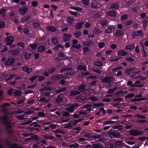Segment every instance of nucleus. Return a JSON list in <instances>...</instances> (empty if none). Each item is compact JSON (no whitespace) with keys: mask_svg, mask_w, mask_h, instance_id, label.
<instances>
[{"mask_svg":"<svg viewBox=\"0 0 148 148\" xmlns=\"http://www.w3.org/2000/svg\"><path fill=\"white\" fill-rule=\"evenodd\" d=\"M83 24L84 22H83L77 23L75 26V27L77 29H81L82 28Z\"/></svg>","mask_w":148,"mask_h":148,"instance_id":"nucleus-20","label":"nucleus"},{"mask_svg":"<svg viewBox=\"0 0 148 148\" xmlns=\"http://www.w3.org/2000/svg\"><path fill=\"white\" fill-rule=\"evenodd\" d=\"M92 106V105L91 104H86L85 105H84L83 106H82V107L81 108L82 109L83 108H86V109L87 108H89L91 106Z\"/></svg>","mask_w":148,"mask_h":148,"instance_id":"nucleus-60","label":"nucleus"},{"mask_svg":"<svg viewBox=\"0 0 148 148\" xmlns=\"http://www.w3.org/2000/svg\"><path fill=\"white\" fill-rule=\"evenodd\" d=\"M135 46L134 44L127 45L125 46V49L126 50H131L134 48Z\"/></svg>","mask_w":148,"mask_h":148,"instance_id":"nucleus-19","label":"nucleus"},{"mask_svg":"<svg viewBox=\"0 0 148 148\" xmlns=\"http://www.w3.org/2000/svg\"><path fill=\"white\" fill-rule=\"evenodd\" d=\"M29 18V16H25L22 18L21 19V21L23 23L25 22L28 20Z\"/></svg>","mask_w":148,"mask_h":148,"instance_id":"nucleus-37","label":"nucleus"},{"mask_svg":"<svg viewBox=\"0 0 148 148\" xmlns=\"http://www.w3.org/2000/svg\"><path fill=\"white\" fill-rule=\"evenodd\" d=\"M63 118L60 120L59 122V123H66L70 121V114L69 113L67 112H64L63 113Z\"/></svg>","mask_w":148,"mask_h":148,"instance_id":"nucleus-1","label":"nucleus"},{"mask_svg":"<svg viewBox=\"0 0 148 148\" xmlns=\"http://www.w3.org/2000/svg\"><path fill=\"white\" fill-rule=\"evenodd\" d=\"M82 134L84 137L87 138L90 137L91 135L90 133H88L85 132H83L82 133Z\"/></svg>","mask_w":148,"mask_h":148,"instance_id":"nucleus-43","label":"nucleus"},{"mask_svg":"<svg viewBox=\"0 0 148 148\" xmlns=\"http://www.w3.org/2000/svg\"><path fill=\"white\" fill-rule=\"evenodd\" d=\"M119 7V5H118L117 3H114L111 5L110 7L109 8V9H111L112 8H114L117 9Z\"/></svg>","mask_w":148,"mask_h":148,"instance_id":"nucleus-34","label":"nucleus"},{"mask_svg":"<svg viewBox=\"0 0 148 148\" xmlns=\"http://www.w3.org/2000/svg\"><path fill=\"white\" fill-rule=\"evenodd\" d=\"M77 69H78L81 70L86 71V66L82 65L78 66Z\"/></svg>","mask_w":148,"mask_h":148,"instance_id":"nucleus-40","label":"nucleus"},{"mask_svg":"<svg viewBox=\"0 0 148 148\" xmlns=\"http://www.w3.org/2000/svg\"><path fill=\"white\" fill-rule=\"evenodd\" d=\"M67 21L69 24L70 25H71L74 21V19L69 17L67 18Z\"/></svg>","mask_w":148,"mask_h":148,"instance_id":"nucleus-38","label":"nucleus"},{"mask_svg":"<svg viewBox=\"0 0 148 148\" xmlns=\"http://www.w3.org/2000/svg\"><path fill=\"white\" fill-rule=\"evenodd\" d=\"M128 17V15H124L122 16H121V18L122 20H125L127 19Z\"/></svg>","mask_w":148,"mask_h":148,"instance_id":"nucleus-59","label":"nucleus"},{"mask_svg":"<svg viewBox=\"0 0 148 148\" xmlns=\"http://www.w3.org/2000/svg\"><path fill=\"white\" fill-rule=\"evenodd\" d=\"M79 115H82V117L85 118L88 117L89 116V114H87V113L85 112H80Z\"/></svg>","mask_w":148,"mask_h":148,"instance_id":"nucleus-25","label":"nucleus"},{"mask_svg":"<svg viewBox=\"0 0 148 148\" xmlns=\"http://www.w3.org/2000/svg\"><path fill=\"white\" fill-rule=\"evenodd\" d=\"M71 8L73 10H75L78 11H81L82 10V9L79 7H72Z\"/></svg>","mask_w":148,"mask_h":148,"instance_id":"nucleus-50","label":"nucleus"},{"mask_svg":"<svg viewBox=\"0 0 148 148\" xmlns=\"http://www.w3.org/2000/svg\"><path fill=\"white\" fill-rule=\"evenodd\" d=\"M132 38H135L138 36H143V34L142 31L140 30L133 32L132 34Z\"/></svg>","mask_w":148,"mask_h":148,"instance_id":"nucleus-3","label":"nucleus"},{"mask_svg":"<svg viewBox=\"0 0 148 148\" xmlns=\"http://www.w3.org/2000/svg\"><path fill=\"white\" fill-rule=\"evenodd\" d=\"M33 25L35 27L36 29L39 28L40 27V24L38 23L34 22L33 23Z\"/></svg>","mask_w":148,"mask_h":148,"instance_id":"nucleus-58","label":"nucleus"},{"mask_svg":"<svg viewBox=\"0 0 148 148\" xmlns=\"http://www.w3.org/2000/svg\"><path fill=\"white\" fill-rule=\"evenodd\" d=\"M63 145L65 146H67L69 148H78L80 146L78 144H74L70 145H68V144L63 143Z\"/></svg>","mask_w":148,"mask_h":148,"instance_id":"nucleus-9","label":"nucleus"},{"mask_svg":"<svg viewBox=\"0 0 148 148\" xmlns=\"http://www.w3.org/2000/svg\"><path fill=\"white\" fill-rule=\"evenodd\" d=\"M51 41L55 45L57 44L58 43V39L55 38H53Z\"/></svg>","mask_w":148,"mask_h":148,"instance_id":"nucleus-45","label":"nucleus"},{"mask_svg":"<svg viewBox=\"0 0 148 148\" xmlns=\"http://www.w3.org/2000/svg\"><path fill=\"white\" fill-rule=\"evenodd\" d=\"M114 80V78L112 77L104 78L102 80V82L109 83L112 82Z\"/></svg>","mask_w":148,"mask_h":148,"instance_id":"nucleus-8","label":"nucleus"},{"mask_svg":"<svg viewBox=\"0 0 148 148\" xmlns=\"http://www.w3.org/2000/svg\"><path fill=\"white\" fill-rule=\"evenodd\" d=\"M103 105V103H95L93 104V106L95 107L102 106Z\"/></svg>","mask_w":148,"mask_h":148,"instance_id":"nucleus-61","label":"nucleus"},{"mask_svg":"<svg viewBox=\"0 0 148 148\" xmlns=\"http://www.w3.org/2000/svg\"><path fill=\"white\" fill-rule=\"evenodd\" d=\"M39 101L40 102H48L49 101V100L48 99H46L45 98H40L39 99Z\"/></svg>","mask_w":148,"mask_h":148,"instance_id":"nucleus-54","label":"nucleus"},{"mask_svg":"<svg viewBox=\"0 0 148 148\" xmlns=\"http://www.w3.org/2000/svg\"><path fill=\"white\" fill-rule=\"evenodd\" d=\"M126 93V92L124 90L120 91L117 92L115 94V95L117 96L121 97L124 95Z\"/></svg>","mask_w":148,"mask_h":148,"instance_id":"nucleus-17","label":"nucleus"},{"mask_svg":"<svg viewBox=\"0 0 148 148\" xmlns=\"http://www.w3.org/2000/svg\"><path fill=\"white\" fill-rule=\"evenodd\" d=\"M98 45L99 48H102L105 46V44L103 42H100L98 43Z\"/></svg>","mask_w":148,"mask_h":148,"instance_id":"nucleus-47","label":"nucleus"},{"mask_svg":"<svg viewBox=\"0 0 148 148\" xmlns=\"http://www.w3.org/2000/svg\"><path fill=\"white\" fill-rule=\"evenodd\" d=\"M37 47V45L36 44H31L29 46L28 48L31 49H35Z\"/></svg>","mask_w":148,"mask_h":148,"instance_id":"nucleus-32","label":"nucleus"},{"mask_svg":"<svg viewBox=\"0 0 148 148\" xmlns=\"http://www.w3.org/2000/svg\"><path fill=\"white\" fill-rule=\"evenodd\" d=\"M23 71L27 73H30L32 71V69L27 66H23L22 68Z\"/></svg>","mask_w":148,"mask_h":148,"instance_id":"nucleus-10","label":"nucleus"},{"mask_svg":"<svg viewBox=\"0 0 148 148\" xmlns=\"http://www.w3.org/2000/svg\"><path fill=\"white\" fill-rule=\"evenodd\" d=\"M101 16L99 13H96L94 16V17L95 19H97L100 16Z\"/></svg>","mask_w":148,"mask_h":148,"instance_id":"nucleus-63","label":"nucleus"},{"mask_svg":"<svg viewBox=\"0 0 148 148\" xmlns=\"http://www.w3.org/2000/svg\"><path fill=\"white\" fill-rule=\"evenodd\" d=\"M34 103V100L31 99H28L27 100V104L28 106L32 105Z\"/></svg>","mask_w":148,"mask_h":148,"instance_id":"nucleus-30","label":"nucleus"},{"mask_svg":"<svg viewBox=\"0 0 148 148\" xmlns=\"http://www.w3.org/2000/svg\"><path fill=\"white\" fill-rule=\"evenodd\" d=\"M91 6L93 8H97L100 7V5L99 3H93L91 4Z\"/></svg>","mask_w":148,"mask_h":148,"instance_id":"nucleus-27","label":"nucleus"},{"mask_svg":"<svg viewBox=\"0 0 148 148\" xmlns=\"http://www.w3.org/2000/svg\"><path fill=\"white\" fill-rule=\"evenodd\" d=\"M148 18H146L143 22V28L145 29L147 26V24L148 22Z\"/></svg>","mask_w":148,"mask_h":148,"instance_id":"nucleus-28","label":"nucleus"},{"mask_svg":"<svg viewBox=\"0 0 148 148\" xmlns=\"http://www.w3.org/2000/svg\"><path fill=\"white\" fill-rule=\"evenodd\" d=\"M43 145L41 143H37L36 144L32 145L33 148H40L42 147Z\"/></svg>","mask_w":148,"mask_h":148,"instance_id":"nucleus-22","label":"nucleus"},{"mask_svg":"<svg viewBox=\"0 0 148 148\" xmlns=\"http://www.w3.org/2000/svg\"><path fill=\"white\" fill-rule=\"evenodd\" d=\"M83 119H80L79 120H74L73 121L69 122L70 123L71 126L72 127V126H74L77 124L78 123L80 122Z\"/></svg>","mask_w":148,"mask_h":148,"instance_id":"nucleus-13","label":"nucleus"},{"mask_svg":"<svg viewBox=\"0 0 148 148\" xmlns=\"http://www.w3.org/2000/svg\"><path fill=\"white\" fill-rule=\"evenodd\" d=\"M22 93L20 91H16L14 92V95L16 97H17L21 95Z\"/></svg>","mask_w":148,"mask_h":148,"instance_id":"nucleus-36","label":"nucleus"},{"mask_svg":"<svg viewBox=\"0 0 148 148\" xmlns=\"http://www.w3.org/2000/svg\"><path fill=\"white\" fill-rule=\"evenodd\" d=\"M130 134L134 136H137L140 135L142 132L134 130H132L129 131Z\"/></svg>","mask_w":148,"mask_h":148,"instance_id":"nucleus-4","label":"nucleus"},{"mask_svg":"<svg viewBox=\"0 0 148 148\" xmlns=\"http://www.w3.org/2000/svg\"><path fill=\"white\" fill-rule=\"evenodd\" d=\"M14 40V38L12 36L8 37L5 39V41L7 42V45H10L13 42Z\"/></svg>","mask_w":148,"mask_h":148,"instance_id":"nucleus-6","label":"nucleus"},{"mask_svg":"<svg viewBox=\"0 0 148 148\" xmlns=\"http://www.w3.org/2000/svg\"><path fill=\"white\" fill-rule=\"evenodd\" d=\"M118 87H115L114 88H111L108 90V93L110 94H111L114 92L117 89Z\"/></svg>","mask_w":148,"mask_h":148,"instance_id":"nucleus-42","label":"nucleus"},{"mask_svg":"<svg viewBox=\"0 0 148 148\" xmlns=\"http://www.w3.org/2000/svg\"><path fill=\"white\" fill-rule=\"evenodd\" d=\"M78 107L79 104L78 103L73 104L67 106L66 108V110L69 112L72 113L74 112V109H76Z\"/></svg>","mask_w":148,"mask_h":148,"instance_id":"nucleus-2","label":"nucleus"},{"mask_svg":"<svg viewBox=\"0 0 148 148\" xmlns=\"http://www.w3.org/2000/svg\"><path fill=\"white\" fill-rule=\"evenodd\" d=\"M11 148H23V147H18L16 144H14L11 146Z\"/></svg>","mask_w":148,"mask_h":148,"instance_id":"nucleus-64","label":"nucleus"},{"mask_svg":"<svg viewBox=\"0 0 148 148\" xmlns=\"http://www.w3.org/2000/svg\"><path fill=\"white\" fill-rule=\"evenodd\" d=\"M89 99L92 101L94 102L98 100V99L97 97L95 96H91L89 97Z\"/></svg>","mask_w":148,"mask_h":148,"instance_id":"nucleus-44","label":"nucleus"},{"mask_svg":"<svg viewBox=\"0 0 148 148\" xmlns=\"http://www.w3.org/2000/svg\"><path fill=\"white\" fill-rule=\"evenodd\" d=\"M63 47V46L62 44H60L56 46L53 49L54 50L56 51H57L59 49V48H62Z\"/></svg>","mask_w":148,"mask_h":148,"instance_id":"nucleus-46","label":"nucleus"},{"mask_svg":"<svg viewBox=\"0 0 148 148\" xmlns=\"http://www.w3.org/2000/svg\"><path fill=\"white\" fill-rule=\"evenodd\" d=\"M82 3L85 5H87L89 3V0H82Z\"/></svg>","mask_w":148,"mask_h":148,"instance_id":"nucleus-55","label":"nucleus"},{"mask_svg":"<svg viewBox=\"0 0 148 148\" xmlns=\"http://www.w3.org/2000/svg\"><path fill=\"white\" fill-rule=\"evenodd\" d=\"M62 99L61 96L59 95L58 96L56 99V101L57 102H60L61 101Z\"/></svg>","mask_w":148,"mask_h":148,"instance_id":"nucleus-51","label":"nucleus"},{"mask_svg":"<svg viewBox=\"0 0 148 148\" xmlns=\"http://www.w3.org/2000/svg\"><path fill=\"white\" fill-rule=\"evenodd\" d=\"M107 15L108 16L114 17L116 16V13L114 11H110L108 12Z\"/></svg>","mask_w":148,"mask_h":148,"instance_id":"nucleus-35","label":"nucleus"},{"mask_svg":"<svg viewBox=\"0 0 148 148\" xmlns=\"http://www.w3.org/2000/svg\"><path fill=\"white\" fill-rule=\"evenodd\" d=\"M85 86V85H80L78 87V89L79 90H81V91H82L84 90Z\"/></svg>","mask_w":148,"mask_h":148,"instance_id":"nucleus-57","label":"nucleus"},{"mask_svg":"<svg viewBox=\"0 0 148 148\" xmlns=\"http://www.w3.org/2000/svg\"><path fill=\"white\" fill-rule=\"evenodd\" d=\"M101 24L102 27H104L106 25H108L109 23L108 21L106 19L102 20L101 21Z\"/></svg>","mask_w":148,"mask_h":148,"instance_id":"nucleus-21","label":"nucleus"},{"mask_svg":"<svg viewBox=\"0 0 148 148\" xmlns=\"http://www.w3.org/2000/svg\"><path fill=\"white\" fill-rule=\"evenodd\" d=\"M15 60L14 59L10 58L5 62V64L7 66L11 65L13 64Z\"/></svg>","mask_w":148,"mask_h":148,"instance_id":"nucleus-11","label":"nucleus"},{"mask_svg":"<svg viewBox=\"0 0 148 148\" xmlns=\"http://www.w3.org/2000/svg\"><path fill=\"white\" fill-rule=\"evenodd\" d=\"M82 129L80 127H79L77 128H76L75 129H74V131H75V132L79 134V132Z\"/></svg>","mask_w":148,"mask_h":148,"instance_id":"nucleus-56","label":"nucleus"},{"mask_svg":"<svg viewBox=\"0 0 148 148\" xmlns=\"http://www.w3.org/2000/svg\"><path fill=\"white\" fill-rule=\"evenodd\" d=\"M134 96V94L133 93H130L127 95L125 96V98L127 99L131 98Z\"/></svg>","mask_w":148,"mask_h":148,"instance_id":"nucleus-53","label":"nucleus"},{"mask_svg":"<svg viewBox=\"0 0 148 148\" xmlns=\"http://www.w3.org/2000/svg\"><path fill=\"white\" fill-rule=\"evenodd\" d=\"M83 44L84 46L90 47L93 45L94 42H92L87 41L84 42Z\"/></svg>","mask_w":148,"mask_h":148,"instance_id":"nucleus-14","label":"nucleus"},{"mask_svg":"<svg viewBox=\"0 0 148 148\" xmlns=\"http://www.w3.org/2000/svg\"><path fill=\"white\" fill-rule=\"evenodd\" d=\"M58 56L60 57L63 58V59H70V58H69L68 57L65 56V54L64 53H60L59 54Z\"/></svg>","mask_w":148,"mask_h":148,"instance_id":"nucleus-33","label":"nucleus"},{"mask_svg":"<svg viewBox=\"0 0 148 148\" xmlns=\"http://www.w3.org/2000/svg\"><path fill=\"white\" fill-rule=\"evenodd\" d=\"M38 116L41 117H45L46 116V113L44 112H39L38 113Z\"/></svg>","mask_w":148,"mask_h":148,"instance_id":"nucleus-31","label":"nucleus"},{"mask_svg":"<svg viewBox=\"0 0 148 148\" xmlns=\"http://www.w3.org/2000/svg\"><path fill=\"white\" fill-rule=\"evenodd\" d=\"M115 29V27L114 25L110 26L105 30V32L108 34L111 33L114 31Z\"/></svg>","mask_w":148,"mask_h":148,"instance_id":"nucleus-5","label":"nucleus"},{"mask_svg":"<svg viewBox=\"0 0 148 148\" xmlns=\"http://www.w3.org/2000/svg\"><path fill=\"white\" fill-rule=\"evenodd\" d=\"M66 88L65 87H63L62 88L59 89L57 91V92L59 93L61 92H62L66 90Z\"/></svg>","mask_w":148,"mask_h":148,"instance_id":"nucleus-62","label":"nucleus"},{"mask_svg":"<svg viewBox=\"0 0 148 148\" xmlns=\"http://www.w3.org/2000/svg\"><path fill=\"white\" fill-rule=\"evenodd\" d=\"M47 28L49 31L51 32H55L56 30V28L52 26H48L47 27Z\"/></svg>","mask_w":148,"mask_h":148,"instance_id":"nucleus-26","label":"nucleus"},{"mask_svg":"<svg viewBox=\"0 0 148 148\" xmlns=\"http://www.w3.org/2000/svg\"><path fill=\"white\" fill-rule=\"evenodd\" d=\"M81 92L80 91H73L71 92L70 94L71 96H72L80 94Z\"/></svg>","mask_w":148,"mask_h":148,"instance_id":"nucleus-29","label":"nucleus"},{"mask_svg":"<svg viewBox=\"0 0 148 148\" xmlns=\"http://www.w3.org/2000/svg\"><path fill=\"white\" fill-rule=\"evenodd\" d=\"M27 10L28 8L27 7H25L20 9L19 12L21 14L24 15L27 12Z\"/></svg>","mask_w":148,"mask_h":148,"instance_id":"nucleus-16","label":"nucleus"},{"mask_svg":"<svg viewBox=\"0 0 148 148\" xmlns=\"http://www.w3.org/2000/svg\"><path fill=\"white\" fill-rule=\"evenodd\" d=\"M94 32L97 34H100L101 33V31L99 29L95 28L94 30Z\"/></svg>","mask_w":148,"mask_h":148,"instance_id":"nucleus-52","label":"nucleus"},{"mask_svg":"<svg viewBox=\"0 0 148 148\" xmlns=\"http://www.w3.org/2000/svg\"><path fill=\"white\" fill-rule=\"evenodd\" d=\"M8 10V8L7 7L1 9L0 11V14L1 15L2 17H5V13Z\"/></svg>","mask_w":148,"mask_h":148,"instance_id":"nucleus-15","label":"nucleus"},{"mask_svg":"<svg viewBox=\"0 0 148 148\" xmlns=\"http://www.w3.org/2000/svg\"><path fill=\"white\" fill-rule=\"evenodd\" d=\"M123 34V31L121 30H116L115 34L117 36H119L122 35Z\"/></svg>","mask_w":148,"mask_h":148,"instance_id":"nucleus-24","label":"nucleus"},{"mask_svg":"<svg viewBox=\"0 0 148 148\" xmlns=\"http://www.w3.org/2000/svg\"><path fill=\"white\" fill-rule=\"evenodd\" d=\"M7 116H5L2 117V118L3 120L5 121V123L8 125L7 126V128L9 129L11 127V125L13 124V123H12L11 121H6V120L7 119Z\"/></svg>","mask_w":148,"mask_h":148,"instance_id":"nucleus-7","label":"nucleus"},{"mask_svg":"<svg viewBox=\"0 0 148 148\" xmlns=\"http://www.w3.org/2000/svg\"><path fill=\"white\" fill-rule=\"evenodd\" d=\"M82 33L80 32H77L74 34V36L76 38H78L81 36Z\"/></svg>","mask_w":148,"mask_h":148,"instance_id":"nucleus-49","label":"nucleus"},{"mask_svg":"<svg viewBox=\"0 0 148 148\" xmlns=\"http://www.w3.org/2000/svg\"><path fill=\"white\" fill-rule=\"evenodd\" d=\"M45 47L44 46H40L38 48V51L39 52H42L45 50Z\"/></svg>","mask_w":148,"mask_h":148,"instance_id":"nucleus-41","label":"nucleus"},{"mask_svg":"<svg viewBox=\"0 0 148 148\" xmlns=\"http://www.w3.org/2000/svg\"><path fill=\"white\" fill-rule=\"evenodd\" d=\"M71 37V35L68 34H65L63 36V40L64 41H68Z\"/></svg>","mask_w":148,"mask_h":148,"instance_id":"nucleus-18","label":"nucleus"},{"mask_svg":"<svg viewBox=\"0 0 148 148\" xmlns=\"http://www.w3.org/2000/svg\"><path fill=\"white\" fill-rule=\"evenodd\" d=\"M9 52H11L12 54L14 55H17L19 53V51L17 50L14 51L10 50Z\"/></svg>","mask_w":148,"mask_h":148,"instance_id":"nucleus-48","label":"nucleus"},{"mask_svg":"<svg viewBox=\"0 0 148 148\" xmlns=\"http://www.w3.org/2000/svg\"><path fill=\"white\" fill-rule=\"evenodd\" d=\"M102 64V62L100 61H97L94 63V65L96 66H100Z\"/></svg>","mask_w":148,"mask_h":148,"instance_id":"nucleus-39","label":"nucleus"},{"mask_svg":"<svg viewBox=\"0 0 148 148\" xmlns=\"http://www.w3.org/2000/svg\"><path fill=\"white\" fill-rule=\"evenodd\" d=\"M117 54L121 56H125L128 55V53L124 50L121 49L119 50L117 53Z\"/></svg>","mask_w":148,"mask_h":148,"instance_id":"nucleus-12","label":"nucleus"},{"mask_svg":"<svg viewBox=\"0 0 148 148\" xmlns=\"http://www.w3.org/2000/svg\"><path fill=\"white\" fill-rule=\"evenodd\" d=\"M62 128H63V129H69L70 128L72 127L71 125L70 124V122L68 123L63 124L62 126Z\"/></svg>","mask_w":148,"mask_h":148,"instance_id":"nucleus-23","label":"nucleus"}]
</instances>
